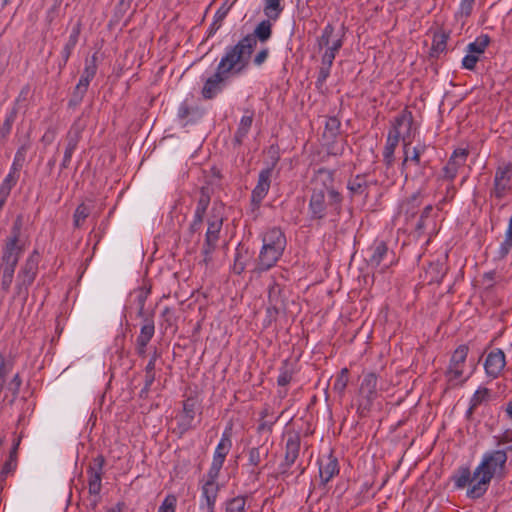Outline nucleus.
<instances>
[{
	"mask_svg": "<svg viewBox=\"0 0 512 512\" xmlns=\"http://www.w3.org/2000/svg\"><path fill=\"white\" fill-rule=\"evenodd\" d=\"M507 461V454L504 450H496L487 453L479 466L474 470V478H479L467 491V496L472 499L482 497L489 486L491 479L498 470H502Z\"/></svg>",
	"mask_w": 512,
	"mask_h": 512,
	"instance_id": "f03ea898",
	"label": "nucleus"
},
{
	"mask_svg": "<svg viewBox=\"0 0 512 512\" xmlns=\"http://www.w3.org/2000/svg\"><path fill=\"white\" fill-rule=\"evenodd\" d=\"M105 464V458L102 455H98L93 460V465H90L88 468V486H89V493L92 495H98L101 491V481H102V475H103V467Z\"/></svg>",
	"mask_w": 512,
	"mask_h": 512,
	"instance_id": "aec40b11",
	"label": "nucleus"
},
{
	"mask_svg": "<svg viewBox=\"0 0 512 512\" xmlns=\"http://www.w3.org/2000/svg\"><path fill=\"white\" fill-rule=\"evenodd\" d=\"M341 122L336 116H330L325 123V134L335 138L340 132Z\"/></svg>",
	"mask_w": 512,
	"mask_h": 512,
	"instance_id": "8fccbe9b",
	"label": "nucleus"
},
{
	"mask_svg": "<svg viewBox=\"0 0 512 512\" xmlns=\"http://www.w3.org/2000/svg\"><path fill=\"white\" fill-rule=\"evenodd\" d=\"M510 171L508 168H499L495 173L494 178V189L491 195H494L497 199L504 197L508 185L510 182Z\"/></svg>",
	"mask_w": 512,
	"mask_h": 512,
	"instance_id": "bb28decb",
	"label": "nucleus"
},
{
	"mask_svg": "<svg viewBox=\"0 0 512 512\" xmlns=\"http://www.w3.org/2000/svg\"><path fill=\"white\" fill-rule=\"evenodd\" d=\"M87 90L88 88L82 86L81 85H76L73 92H72V95L68 101V107L69 108H75L77 106H79L81 104V102L83 101V98L85 96V94L87 93Z\"/></svg>",
	"mask_w": 512,
	"mask_h": 512,
	"instance_id": "49530a36",
	"label": "nucleus"
},
{
	"mask_svg": "<svg viewBox=\"0 0 512 512\" xmlns=\"http://www.w3.org/2000/svg\"><path fill=\"white\" fill-rule=\"evenodd\" d=\"M176 504L177 497L173 494H169L165 497L157 512H175Z\"/></svg>",
	"mask_w": 512,
	"mask_h": 512,
	"instance_id": "5fc2aeb1",
	"label": "nucleus"
},
{
	"mask_svg": "<svg viewBox=\"0 0 512 512\" xmlns=\"http://www.w3.org/2000/svg\"><path fill=\"white\" fill-rule=\"evenodd\" d=\"M490 43V37L487 34L478 36L475 41L471 42L467 46V52L479 56L485 52V49Z\"/></svg>",
	"mask_w": 512,
	"mask_h": 512,
	"instance_id": "ea45409f",
	"label": "nucleus"
},
{
	"mask_svg": "<svg viewBox=\"0 0 512 512\" xmlns=\"http://www.w3.org/2000/svg\"><path fill=\"white\" fill-rule=\"evenodd\" d=\"M282 0H264L263 12L268 19L276 21L284 10Z\"/></svg>",
	"mask_w": 512,
	"mask_h": 512,
	"instance_id": "f704fd0d",
	"label": "nucleus"
},
{
	"mask_svg": "<svg viewBox=\"0 0 512 512\" xmlns=\"http://www.w3.org/2000/svg\"><path fill=\"white\" fill-rule=\"evenodd\" d=\"M286 245V236L280 228L273 227L266 231L262 237V248L254 272L261 274L274 267L283 255Z\"/></svg>",
	"mask_w": 512,
	"mask_h": 512,
	"instance_id": "7ed1b4c3",
	"label": "nucleus"
},
{
	"mask_svg": "<svg viewBox=\"0 0 512 512\" xmlns=\"http://www.w3.org/2000/svg\"><path fill=\"white\" fill-rule=\"evenodd\" d=\"M232 447V441H231V434L227 431H225L221 439L216 446V449L214 451L213 460L211 463V466L208 470L211 478L215 475H219L221 468L224 464V461L226 459V456L230 452Z\"/></svg>",
	"mask_w": 512,
	"mask_h": 512,
	"instance_id": "dca6fc26",
	"label": "nucleus"
},
{
	"mask_svg": "<svg viewBox=\"0 0 512 512\" xmlns=\"http://www.w3.org/2000/svg\"><path fill=\"white\" fill-rule=\"evenodd\" d=\"M478 61H479V56L472 54V53H468L462 60V66H463V68L472 71L475 69Z\"/></svg>",
	"mask_w": 512,
	"mask_h": 512,
	"instance_id": "680f3d73",
	"label": "nucleus"
},
{
	"mask_svg": "<svg viewBox=\"0 0 512 512\" xmlns=\"http://www.w3.org/2000/svg\"><path fill=\"white\" fill-rule=\"evenodd\" d=\"M413 125L412 112L404 109L399 115H397L393 122V127L389 131L387 141L383 150V162L385 163L386 169L389 170L394 163V152L398 146L400 137L405 134L406 138L410 136V131Z\"/></svg>",
	"mask_w": 512,
	"mask_h": 512,
	"instance_id": "423d86ee",
	"label": "nucleus"
},
{
	"mask_svg": "<svg viewBox=\"0 0 512 512\" xmlns=\"http://www.w3.org/2000/svg\"><path fill=\"white\" fill-rule=\"evenodd\" d=\"M85 129V125L80 117H78L68 132L65 135V149L62 162L60 164V171L68 169L71 165V160L74 152L76 151L79 142L82 139L83 131Z\"/></svg>",
	"mask_w": 512,
	"mask_h": 512,
	"instance_id": "9d476101",
	"label": "nucleus"
},
{
	"mask_svg": "<svg viewBox=\"0 0 512 512\" xmlns=\"http://www.w3.org/2000/svg\"><path fill=\"white\" fill-rule=\"evenodd\" d=\"M370 255L367 258L368 266L378 268L388 258L389 249L384 241H376L369 249Z\"/></svg>",
	"mask_w": 512,
	"mask_h": 512,
	"instance_id": "393cba45",
	"label": "nucleus"
},
{
	"mask_svg": "<svg viewBox=\"0 0 512 512\" xmlns=\"http://www.w3.org/2000/svg\"><path fill=\"white\" fill-rule=\"evenodd\" d=\"M432 211H433L432 205L429 204L424 207V209L422 210L420 217L416 223V226H415V229L417 232H419V233L423 232V230L426 226V220L430 217Z\"/></svg>",
	"mask_w": 512,
	"mask_h": 512,
	"instance_id": "6e6d98bb",
	"label": "nucleus"
},
{
	"mask_svg": "<svg viewBox=\"0 0 512 512\" xmlns=\"http://www.w3.org/2000/svg\"><path fill=\"white\" fill-rule=\"evenodd\" d=\"M468 352L469 347L466 344L459 345L454 350L450 358L449 366L445 372L448 382H453L462 377Z\"/></svg>",
	"mask_w": 512,
	"mask_h": 512,
	"instance_id": "ddd939ff",
	"label": "nucleus"
},
{
	"mask_svg": "<svg viewBox=\"0 0 512 512\" xmlns=\"http://www.w3.org/2000/svg\"><path fill=\"white\" fill-rule=\"evenodd\" d=\"M97 54L94 53L90 60H86L84 70L82 75L88 77L89 79H93L97 73Z\"/></svg>",
	"mask_w": 512,
	"mask_h": 512,
	"instance_id": "3c124183",
	"label": "nucleus"
},
{
	"mask_svg": "<svg viewBox=\"0 0 512 512\" xmlns=\"http://www.w3.org/2000/svg\"><path fill=\"white\" fill-rule=\"evenodd\" d=\"M320 482L325 486L334 476L338 475L340 468L338 459L330 451L327 456L318 459Z\"/></svg>",
	"mask_w": 512,
	"mask_h": 512,
	"instance_id": "6ab92c4d",
	"label": "nucleus"
},
{
	"mask_svg": "<svg viewBox=\"0 0 512 512\" xmlns=\"http://www.w3.org/2000/svg\"><path fill=\"white\" fill-rule=\"evenodd\" d=\"M269 153L271 154V164L267 168L260 171L258 182L251 193V204L253 205L254 209H258L261 205V202L266 197L271 185L272 172L280 159L278 148L271 146Z\"/></svg>",
	"mask_w": 512,
	"mask_h": 512,
	"instance_id": "1a4fd4ad",
	"label": "nucleus"
},
{
	"mask_svg": "<svg viewBox=\"0 0 512 512\" xmlns=\"http://www.w3.org/2000/svg\"><path fill=\"white\" fill-rule=\"evenodd\" d=\"M143 318L144 323L142 324L140 334L136 339L137 342H141V345H143V343L148 344L155 333V325L153 319L148 316H145Z\"/></svg>",
	"mask_w": 512,
	"mask_h": 512,
	"instance_id": "72a5a7b5",
	"label": "nucleus"
},
{
	"mask_svg": "<svg viewBox=\"0 0 512 512\" xmlns=\"http://www.w3.org/2000/svg\"><path fill=\"white\" fill-rule=\"evenodd\" d=\"M19 112V107L13 105L12 108L5 115V119L3 123L0 125V144L3 145L6 143L11 131L14 122L16 121L17 115Z\"/></svg>",
	"mask_w": 512,
	"mask_h": 512,
	"instance_id": "7c9ffc66",
	"label": "nucleus"
},
{
	"mask_svg": "<svg viewBox=\"0 0 512 512\" xmlns=\"http://www.w3.org/2000/svg\"><path fill=\"white\" fill-rule=\"evenodd\" d=\"M349 382V370L344 367L337 374L335 381L333 383V391L337 393L340 397L345 395V391Z\"/></svg>",
	"mask_w": 512,
	"mask_h": 512,
	"instance_id": "e433bc0d",
	"label": "nucleus"
},
{
	"mask_svg": "<svg viewBox=\"0 0 512 512\" xmlns=\"http://www.w3.org/2000/svg\"><path fill=\"white\" fill-rule=\"evenodd\" d=\"M300 446V435L298 433L289 434L285 445L284 461L279 465V476L283 480L291 474L289 470L299 456Z\"/></svg>",
	"mask_w": 512,
	"mask_h": 512,
	"instance_id": "f8f14e48",
	"label": "nucleus"
},
{
	"mask_svg": "<svg viewBox=\"0 0 512 512\" xmlns=\"http://www.w3.org/2000/svg\"><path fill=\"white\" fill-rule=\"evenodd\" d=\"M97 54L94 53L90 60H86L84 70L82 75L88 77L89 79H93L97 73Z\"/></svg>",
	"mask_w": 512,
	"mask_h": 512,
	"instance_id": "603ef678",
	"label": "nucleus"
},
{
	"mask_svg": "<svg viewBox=\"0 0 512 512\" xmlns=\"http://www.w3.org/2000/svg\"><path fill=\"white\" fill-rule=\"evenodd\" d=\"M421 203V192L417 191L401 202L399 213L405 216L406 221L413 219L417 215Z\"/></svg>",
	"mask_w": 512,
	"mask_h": 512,
	"instance_id": "a878e982",
	"label": "nucleus"
},
{
	"mask_svg": "<svg viewBox=\"0 0 512 512\" xmlns=\"http://www.w3.org/2000/svg\"><path fill=\"white\" fill-rule=\"evenodd\" d=\"M203 220H204V216L194 213V218L189 226V231L191 233H195V232L199 231L202 226Z\"/></svg>",
	"mask_w": 512,
	"mask_h": 512,
	"instance_id": "338daca9",
	"label": "nucleus"
},
{
	"mask_svg": "<svg viewBox=\"0 0 512 512\" xmlns=\"http://www.w3.org/2000/svg\"><path fill=\"white\" fill-rule=\"evenodd\" d=\"M250 45L248 40H240L235 45L226 47L217 69L230 79L242 75L248 69L253 53Z\"/></svg>",
	"mask_w": 512,
	"mask_h": 512,
	"instance_id": "39448f33",
	"label": "nucleus"
},
{
	"mask_svg": "<svg viewBox=\"0 0 512 512\" xmlns=\"http://www.w3.org/2000/svg\"><path fill=\"white\" fill-rule=\"evenodd\" d=\"M19 442L14 444L10 451L9 459L4 463L1 474L7 475L10 472L14 471L17 466V449H18Z\"/></svg>",
	"mask_w": 512,
	"mask_h": 512,
	"instance_id": "09e8293b",
	"label": "nucleus"
},
{
	"mask_svg": "<svg viewBox=\"0 0 512 512\" xmlns=\"http://www.w3.org/2000/svg\"><path fill=\"white\" fill-rule=\"evenodd\" d=\"M511 249H512V239L507 238L505 236V239L501 243L499 251H498V258L504 259L508 255V253L510 252Z\"/></svg>",
	"mask_w": 512,
	"mask_h": 512,
	"instance_id": "69168bd1",
	"label": "nucleus"
},
{
	"mask_svg": "<svg viewBox=\"0 0 512 512\" xmlns=\"http://www.w3.org/2000/svg\"><path fill=\"white\" fill-rule=\"evenodd\" d=\"M468 155L469 151L467 149H455L447 164L442 169L443 178L448 181H453L458 173L459 168L465 165Z\"/></svg>",
	"mask_w": 512,
	"mask_h": 512,
	"instance_id": "a211bd4d",
	"label": "nucleus"
},
{
	"mask_svg": "<svg viewBox=\"0 0 512 512\" xmlns=\"http://www.w3.org/2000/svg\"><path fill=\"white\" fill-rule=\"evenodd\" d=\"M343 196L337 190L311 189L308 203V216L311 221L320 223L328 216L338 217L342 211Z\"/></svg>",
	"mask_w": 512,
	"mask_h": 512,
	"instance_id": "20e7f679",
	"label": "nucleus"
},
{
	"mask_svg": "<svg viewBox=\"0 0 512 512\" xmlns=\"http://www.w3.org/2000/svg\"><path fill=\"white\" fill-rule=\"evenodd\" d=\"M218 477L219 475H215L211 478L209 472H207V480L201 488V503L199 506L201 512H214L219 492V485L216 482Z\"/></svg>",
	"mask_w": 512,
	"mask_h": 512,
	"instance_id": "4468645a",
	"label": "nucleus"
},
{
	"mask_svg": "<svg viewBox=\"0 0 512 512\" xmlns=\"http://www.w3.org/2000/svg\"><path fill=\"white\" fill-rule=\"evenodd\" d=\"M77 43V41L68 38V41L66 42L61 51V61L58 64L59 72H61L65 68L72 54V51L76 47Z\"/></svg>",
	"mask_w": 512,
	"mask_h": 512,
	"instance_id": "a18cd8bd",
	"label": "nucleus"
},
{
	"mask_svg": "<svg viewBox=\"0 0 512 512\" xmlns=\"http://www.w3.org/2000/svg\"><path fill=\"white\" fill-rule=\"evenodd\" d=\"M253 119L254 112L249 110H247L246 114L241 117L239 126L233 137V143L235 145H241L243 143L252 126Z\"/></svg>",
	"mask_w": 512,
	"mask_h": 512,
	"instance_id": "c756f323",
	"label": "nucleus"
},
{
	"mask_svg": "<svg viewBox=\"0 0 512 512\" xmlns=\"http://www.w3.org/2000/svg\"><path fill=\"white\" fill-rule=\"evenodd\" d=\"M330 69H331V67L321 64L319 72H318V77L316 80V86L318 88L321 87L326 82L327 78L330 75Z\"/></svg>",
	"mask_w": 512,
	"mask_h": 512,
	"instance_id": "e2e57ef3",
	"label": "nucleus"
},
{
	"mask_svg": "<svg viewBox=\"0 0 512 512\" xmlns=\"http://www.w3.org/2000/svg\"><path fill=\"white\" fill-rule=\"evenodd\" d=\"M377 387L378 375L375 372L364 373L358 390L357 413L360 417H366L370 412L378 396Z\"/></svg>",
	"mask_w": 512,
	"mask_h": 512,
	"instance_id": "6e6552de",
	"label": "nucleus"
},
{
	"mask_svg": "<svg viewBox=\"0 0 512 512\" xmlns=\"http://www.w3.org/2000/svg\"><path fill=\"white\" fill-rule=\"evenodd\" d=\"M222 225V218L213 216L208 219V228L205 234V240L201 250V253L203 255V262L206 265L211 261V255L217 247Z\"/></svg>",
	"mask_w": 512,
	"mask_h": 512,
	"instance_id": "9b49d317",
	"label": "nucleus"
},
{
	"mask_svg": "<svg viewBox=\"0 0 512 512\" xmlns=\"http://www.w3.org/2000/svg\"><path fill=\"white\" fill-rule=\"evenodd\" d=\"M210 200H211V197H210L209 189L206 187H202L200 189V195H199V198L197 201L195 213L205 216L207 208L210 204Z\"/></svg>",
	"mask_w": 512,
	"mask_h": 512,
	"instance_id": "79ce46f5",
	"label": "nucleus"
},
{
	"mask_svg": "<svg viewBox=\"0 0 512 512\" xmlns=\"http://www.w3.org/2000/svg\"><path fill=\"white\" fill-rule=\"evenodd\" d=\"M369 187L365 174H358L348 181L347 188L352 194L362 195Z\"/></svg>",
	"mask_w": 512,
	"mask_h": 512,
	"instance_id": "c9c22d12",
	"label": "nucleus"
},
{
	"mask_svg": "<svg viewBox=\"0 0 512 512\" xmlns=\"http://www.w3.org/2000/svg\"><path fill=\"white\" fill-rule=\"evenodd\" d=\"M505 354L501 349L491 351L485 360L484 368L487 376L495 379L505 367Z\"/></svg>",
	"mask_w": 512,
	"mask_h": 512,
	"instance_id": "4be33fe9",
	"label": "nucleus"
},
{
	"mask_svg": "<svg viewBox=\"0 0 512 512\" xmlns=\"http://www.w3.org/2000/svg\"><path fill=\"white\" fill-rule=\"evenodd\" d=\"M334 174V170H329L324 167L317 169L312 178V184L314 186L311 189L324 190V192L336 190L334 187Z\"/></svg>",
	"mask_w": 512,
	"mask_h": 512,
	"instance_id": "5701e85b",
	"label": "nucleus"
},
{
	"mask_svg": "<svg viewBox=\"0 0 512 512\" xmlns=\"http://www.w3.org/2000/svg\"><path fill=\"white\" fill-rule=\"evenodd\" d=\"M427 146L425 144L418 145L413 148L412 155L410 156V160L417 165H422L423 168L427 167L429 161H425L421 163V155L425 152Z\"/></svg>",
	"mask_w": 512,
	"mask_h": 512,
	"instance_id": "4d7b16f0",
	"label": "nucleus"
},
{
	"mask_svg": "<svg viewBox=\"0 0 512 512\" xmlns=\"http://www.w3.org/2000/svg\"><path fill=\"white\" fill-rule=\"evenodd\" d=\"M268 455L269 448L265 444L249 448L247 451L248 465L254 468L251 470V474L254 475L256 480H258L259 475L264 468L261 467V463L263 460L268 458Z\"/></svg>",
	"mask_w": 512,
	"mask_h": 512,
	"instance_id": "412c9836",
	"label": "nucleus"
},
{
	"mask_svg": "<svg viewBox=\"0 0 512 512\" xmlns=\"http://www.w3.org/2000/svg\"><path fill=\"white\" fill-rule=\"evenodd\" d=\"M246 497L237 496L226 502V512H246Z\"/></svg>",
	"mask_w": 512,
	"mask_h": 512,
	"instance_id": "de8ad7c7",
	"label": "nucleus"
},
{
	"mask_svg": "<svg viewBox=\"0 0 512 512\" xmlns=\"http://www.w3.org/2000/svg\"><path fill=\"white\" fill-rule=\"evenodd\" d=\"M454 485L458 489H463L467 485H473L477 483L479 478H474V472L472 473L468 466H460L452 476Z\"/></svg>",
	"mask_w": 512,
	"mask_h": 512,
	"instance_id": "c85d7f7f",
	"label": "nucleus"
},
{
	"mask_svg": "<svg viewBox=\"0 0 512 512\" xmlns=\"http://www.w3.org/2000/svg\"><path fill=\"white\" fill-rule=\"evenodd\" d=\"M24 160H25V147L22 146L17 150L14 160H13V163L11 165L10 171L12 172V174H17L20 171V169L23 166Z\"/></svg>",
	"mask_w": 512,
	"mask_h": 512,
	"instance_id": "864d4df0",
	"label": "nucleus"
},
{
	"mask_svg": "<svg viewBox=\"0 0 512 512\" xmlns=\"http://www.w3.org/2000/svg\"><path fill=\"white\" fill-rule=\"evenodd\" d=\"M40 258L39 251L35 249L21 265L16 277L15 296L22 297L24 300L27 299L29 288L38 274Z\"/></svg>",
	"mask_w": 512,
	"mask_h": 512,
	"instance_id": "0eeeda50",
	"label": "nucleus"
},
{
	"mask_svg": "<svg viewBox=\"0 0 512 512\" xmlns=\"http://www.w3.org/2000/svg\"><path fill=\"white\" fill-rule=\"evenodd\" d=\"M196 399L190 397L183 402V417L178 428L181 433H185L192 428V421L195 418Z\"/></svg>",
	"mask_w": 512,
	"mask_h": 512,
	"instance_id": "cd10ccee",
	"label": "nucleus"
},
{
	"mask_svg": "<svg viewBox=\"0 0 512 512\" xmlns=\"http://www.w3.org/2000/svg\"><path fill=\"white\" fill-rule=\"evenodd\" d=\"M271 19H266L261 21L255 28L253 33H250L243 37L241 40H248L251 42V50L254 52V49L257 45V40L260 42H266L272 36V24L270 23Z\"/></svg>",
	"mask_w": 512,
	"mask_h": 512,
	"instance_id": "b1692460",
	"label": "nucleus"
},
{
	"mask_svg": "<svg viewBox=\"0 0 512 512\" xmlns=\"http://www.w3.org/2000/svg\"><path fill=\"white\" fill-rule=\"evenodd\" d=\"M249 259L248 251L243 247H237L232 266L233 273L240 275L245 270L246 262Z\"/></svg>",
	"mask_w": 512,
	"mask_h": 512,
	"instance_id": "58836bf2",
	"label": "nucleus"
},
{
	"mask_svg": "<svg viewBox=\"0 0 512 512\" xmlns=\"http://www.w3.org/2000/svg\"><path fill=\"white\" fill-rule=\"evenodd\" d=\"M489 392V389L485 387L477 389L473 394L470 403H473V406H479L483 401L487 399Z\"/></svg>",
	"mask_w": 512,
	"mask_h": 512,
	"instance_id": "052dcab7",
	"label": "nucleus"
},
{
	"mask_svg": "<svg viewBox=\"0 0 512 512\" xmlns=\"http://www.w3.org/2000/svg\"><path fill=\"white\" fill-rule=\"evenodd\" d=\"M475 0H461L459 11L462 16L469 17L472 13Z\"/></svg>",
	"mask_w": 512,
	"mask_h": 512,
	"instance_id": "0e129e2a",
	"label": "nucleus"
},
{
	"mask_svg": "<svg viewBox=\"0 0 512 512\" xmlns=\"http://www.w3.org/2000/svg\"><path fill=\"white\" fill-rule=\"evenodd\" d=\"M283 293L284 289L278 283L274 282L269 287L267 313L270 319L275 320L278 314L286 311V298Z\"/></svg>",
	"mask_w": 512,
	"mask_h": 512,
	"instance_id": "f3484780",
	"label": "nucleus"
},
{
	"mask_svg": "<svg viewBox=\"0 0 512 512\" xmlns=\"http://www.w3.org/2000/svg\"><path fill=\"white\" fill-rule=\"evenodd\" d=\"M449 35L445 32H436L433 35V42L431 47V56H436L446 49L447 40Z\"/></svg>",
	"mask_w": 512,
	"mask_h": 512,
	"instance_id": "a19ab883",
	"label": "nucleus"
},
{
	"mask_svg": "<svg viewBox=\"0 0 512 512\" xmlns=\"http://www.w3.org/2000/svg\"><path fill=\"white\" fill-rule=\"evenodd\" d=\"M230 78L216 68L204 82L201 89V96L205 100H212L220 94L227 86Z\"/></svg>",
	"mask_w": 512,
	"mask_h": 512,
	"instance_id": "2eb2a0df",
	"label": "nucleus"
},
{
	"mask_svg": "<svg viewBox=\"0 0 512 512\" xmlns=\"http://www.w3.org/2000/svg\"><path fill=\"white\" fill-rule=\"evenodd\" d=\"M24 221L21 214L17 215L10 230V235L5 239L2 247L0 262L1 289L4 292L10 290L15 269L19 259L25 250V240L22 238Z\"/></svg>",
	"mask_w": 512,
	"mask_h": 512,
	"instance_id": "f257e3e1",
	"label": "nucleus"
},
{
	"mask_svg": "<svg viewBox=\"0 0 512 512\" xmlns=\"http://www.w3.org/2000/svg\"><path fill=\"white\" fill-rule=\"evenodd\" d=\"M150 293V289L145 287H139L138 289L134 290L132 293V296L134 297V302L137 306V316L138 317H145L144 314V307L147 300V297Z\"/></svg>",
	"mask_w": 512,
	"mask_h": 512,
	"instance_id": "4c0bfd02",
	"label": "nucleus"
},
{
	"mask_svg": "<svg viewBox=\"0 0 512 512\" xmlns=\"http://www.w3.org/2000/svg\"><path fill=\"white\" fill-rule=\"evenodd\" d=\"M18 178V174H12V172L9 171L8 175L0 185V190L11 193L12 188L17 184Z\"/></svg>",
	"mask_w": 512,
	"mask_h": 512,
	"instance_id": "13d9d810",
	"label": "nucleus"
},
{
	"mask_svg": "<svg viewBox=\"0 0 512 512\" xmlns=\"http://www.w3.org/2000/svg\"><path fill=\"white\" fill-rule=\"evenodd\" d=\"M190 115H195L197 118L201 117V113L198 108H191L187 103H182L178 110V117L180 119H186Z\"/></svg>",
	"mask_w": 512,
	"mask_h": 512,
	"instance_id": "bf43d9fd",
	"label": "nucleus"
},
{
	"mask_svg": "<svg viewBox=\"0 0 512 512\" xmlns=\"http://www.w3.org/2000/svg\"><path fill=\"white\" fill-rule=\"evenodd\" d=\"M447 272L446 266L441 262H432L429 264L426 270V277L428 282L440 283Z\"/></svg>",
	"mask_w": 512,
	"mask_h": 512,
	"instance_id": "2f4dec72",
	"label": "nucleus"
},
{
	"mask_svg": "<svg viewBox=\"0 0 512 512\" xmlns=\"http://www.w3.org/2000/svg\"><path fill=\"white\" fill-rule=\"evenodd\" d=\"M335 32V28L331 23H328L323 31L321 36L317 38V45L319 49L326 48L331 45V42L333 40V35Z\"/></svg>",
	"mask_w": 512,
	"mask_h": 512,
	"instance_id": "c03bdc74",
	"label": "nucleus"
},
{
	"mask_svg": "<svg viewBox=\"0 0 512 512\" xmlns=\"http://www.w3.org/2000/svg\"><path fill=\"white\" fill-rule=\"evenodd\" d=\"M21 384H22L21 377L17 373L14 375V377L12 378V380L9 383V389L12 391L13 395H17L19 393Z\"/></svg>",
	"mask_w": 512,
	"mask_h": 512,
	"instance_id": "774afa93",
	"label": "nucleus"
},
{
	"mask_svg": "<svg viewBox=\"0 0 512 512\" xmlns=\"http://www.w3.org/2000/svg\"><path fill=\"white\" fill-rule=\"evenodd\" d=\"M90 213H91V209L87 205H85L84 203H81L80 205H78L73 214L74 227L75 228L82 227L83 223L88 218Z\"/></svg>",
	"mask_w": 512,
	"mask_h": 512,
	"instance_id": "37998d69",
	"label": "nucleus"
},
{
	"mask_svg": "<svg viewBox=\"0 0 512 512\" xmlns=\"http://www.w3.org/2000/svg\"><path fill=\"white\" fill-rule=\"evenodd\" d=\"M294 373V364L289 359L282 361L279 368V376L277 378L278 386H287L291 382Z\"/></svg>",
	"mask_w": 512,
	"mask_h": 512,
	"instance_id": "473e14b6",
	"label": "nucleus"
}]
</instances>
